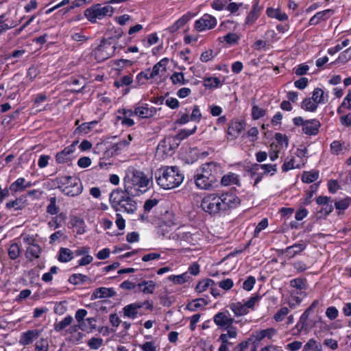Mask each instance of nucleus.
Here are the masks:
<instances>
[{"label":"nucleus","mask_w":351,"mask_h":351,"mask_svg":"<svg viewBox=\"0 0 351 351\" xmlns=\"http://www.w3.org/2000/svg\"><path fill=\"white\" fill-rule=\"evenodd\" d=\"M139 348L143 351H156V346L153 341H146L140 344Z\"/></svg>","instance_id":"obj_64"},{"label":"nucleus","mask_w":351,"mask_h":351,"mask_svg":"<svg viewBox=\"0 0 351 351\" xmlns=\"http://www.w3.org/2000/svg\"><path fill=\"white\" fill-rule=\"evenodd\" d=\"M256 283V279L254 276H250L243 283V288L246 291H251L254 284Z\"/></svg>","instance_id":"obj_62"},{"label":"nucleus","mask_w":351,"mask_h":351,"mask_svg":"<svg viewBox=\"0 0 351 351\" xmlns=\"http://www.w3.org/2000/svg\"><path fill=\"white\" fill-rule=\"evenodd\" d=\"M306 247V245L304 243H295L293 245L287 247L285 250L284 253L287 256L291 258L304 250Z\"/></svg>","instance_id":"obj_26"},{"label":"nucleus","mask_w":351,"mask_h":351,"mask_svg":"<svg viewBox=\"0 0 351 351\" xmlns=\"http://www.w3.org/2000/svg\"><path fill=\"white\" fill-rule=\"evenodd\" d=\"M136 195L128 193L121 189H114L110 194L109 202L111 207L117 212L121 211L130 215L137 210V202L134 199Z\"/></svg>","instance_id":"obj_2"},{"label":"nucleus","mask_w":351,"mask_h":351,"mask_svg":"<svg viewBox=\"0 0 351 351\" xmlns=\"http://www.w3.org/2000/svg\"><path fill=\"white\" fill-rule=\"evenodd\" d=\"M155 179L162 189L169 190L179 186L184 176L177 166H165L156 171Z\"/></svg>","instance_id":"obj_3"},{"label":"nucleus","mask_w":351,"mask_h":351,"mask_svg":"<svg viewBox=\"0 0 351 351\" xmlns=\"http://www.w3.org/2000/svg\"><path fill=\"white\" fill-rule=\"evenodd\" d=\"M199 171L214 182H216L217 178H219L221 174V166L215 162L203 164Z\"/></svg>","instance_id":"obj_13"},{"label":"nucleus","mask_w":351,"mask_h":351,"mask_svg":"<svg viewBox=\"0 0 351 351\" xmlns=\"http://www.w3.org/2000/svg\"><path fill=\"white\" fill-rule=\"evenodd\" d=\"M223 84V80L217 77H208L204 80V86L208 88H217Z\"/></svg>","instance_id":"obj_31"},{"label":"nucleus","mask_w":351,"mask_h":351,"mask_svg":"<svg viewBox=\"0 0 351 351\" xmlns=\"http://www.w3.org/2000/svg\"><path fill=\"white\" fill-rule=\"evenodd\" d=\"M73 321V318L71 315L65 317L62 320L59 322H56L54 324V330L56 332H61L65 329L67 326L71 324Z\"/></svg>","instance_id":"obj_34"},{"label":"nucleus","mask_w":351,"mask_h":351,"mask_svg":"<svg viewBox=\"0 0 351 351\" xmlns=\"http://www.w3.org/2000/svg\"><path fill=\"white\" fill-rule=\"evenodd\" d=\"M213 321L217 326L228 328L233 324L234 319L228 312H219L214 316Z\"/></svg>","instance_id":"obj_18"},{"label":"nucleus","mask_w":351,"mask_h":351,"mask_svg":"<svg viewBox=\"0 0 351 351\" xmlns=\"http://www.w3.org/2000/svg\"><path fill=\"white\" fill-rule=\"evenodd\" d=\"M40 335V331L38 329L28 330L22 332L19 343L22 346H28L36 340Z\"/></svg>","instance_id":"obj_17"},{"label":"nucleus","mask_w":351,"mask_h":351,"mask_svg":"<svg viewBox=\"0 0 351 351\" xmlns=\"http://www.w3.org/2000/svg\"><path fill=\"white\" fill-rule=\"evenodd\" d=\"M322 351V346L320 342L314 339H310L304 345L302 351Z\"/></svg>","instance_id":"obj_37"},{"label":"nucleus","mask_w":351,"mask_h":351,"mask_svg":"<svg viewBox=\"0 0 351 351\" xmlns=\"http://www.w3.org/2000/svg\"><path fill=\"white\" fill-rule=\"evenodd\" d=\"M114 12V8L108 3L102 6L97 3L84 10V16L91 23H95L97 19L101 20L106 16H111Z\"/></svg>","instance_id":"obj_5"},{"label":"nucleus","mask_w":351,"mask_h":351,"mask_svg":"<svg viewBox=\"0 0 351 351\" xmlns=\"http://www.w3.org/2000/svg\"><path fill=\"white\" fill-rule=\"evenodd\" d=\"M245 123L243 121L232 120L227 130L228 140H234L239 137L243 130H245Z\"/></svg>","instance_id":"obj_14"},{"label":"nucleus","mask_w":351,"mask_h":351,"mask_svg":"<svg viewBox=\"0 0 351 351\" xmlns=\"http://www.w3.org/2000/svg\"><path fill=\"white\" fill-rule=\"evenodd\" d=\"M58 267L53 266L50 268L49 272L45 273L42 276V280L45 282H49L53 280V275L58 273Z\"/></svg>","instance_id":"obj_57"},{"label":"nucleus","mask_w":351,"mask_h":351,"mask_svg":"<svg viewBox=\"0 0 351 351\" xmlns=\"http://www.w3.org/2000/svg\"><path fill=\"white\" fill-rule=\"evenodd\" d=\"M40 252V247L38 244H30L27 249L26 256L27 258L32 260L39 257Z\"/></svg>","instance_id":"obj_38"},{"label":"nucleus","mask_w":351,"mask_h":351,"mask_svg":"<svg viewBox=\"0 0 351 351\" xmlns=\"http://www.w3.org/2000/svg\"><path fill=\"white\" fill-rule=\"evenodd\" d=\"M221 212L235 208L240 204V199L234 192L217 193Z\"/></svg>","instance_id":"obj_9"},{"label":"nucleus","mask_w":351,"mask_h":351,"mask_svg":"<svg viewBox=\"0 0 351 351\" xmlns=\"http://www.w3.org/2000/svg\"><path fill=\"white\" fill-rule=\"evenodd\" d=\"M56 160L58 163L63 164L71 160L72 157H70L65 152H64V150H62L60 152L57 153Z\"/></svg>","instance_id":"obj_56"},{"label":"nucleus","mask_w":351,"mask_h":351,"mask_svg":"<svg viewBox=\"0 0 351 351\" xmlns=\"http://www.w3.org/2000/svg\"><path fill=\"white\" fill-rule=\"evenodd\" d=\"M143 307L141 302H135L126 305L123 308L124 315L132 319H135L137 317L138 310Z\"/></svg>","instance_id":"obj_24"},{"label":"nucleus","mask_w":351,"mask_h":351,"mask_svg":"<svg viewBox=\"0 0 351 351\" xmlns=\"http://www.w3.org/2000/svg\"><path fill=\"white\" fill-rule=\"evenodd\" d=\"M290 285L291 287L299 290L305 289L306 288L305 280L302 278H295L291 280L290 281Z\"/></svg>","instance_id":"obj_55"},{"label":"nucleus","mask_w":351,"mask_h":351,"mask_svg":"<svg viewBox=\"0 0 351 351\" xmlns=\"http://www.w3.org/2000/svg\"><path fill=\"white\" fill-rule=\"evenodd\" d=\"M25 206V199L24 197H18L14 200L8 202L5 204V208L8 210H22Z\"/></svg>","instance_id":"obj_29"},{"label":"nucleus","mask_w":351,"mask_h":351,"mask_svg":"<svg viewBox=\"0 0 351 351\" xmlns=\"http://www.w3.org/2000/svg\"><path fill=\"white\" fill-rule=\"evenodd\" d=\"M10 190L14 193L25 191L24 178H19L12 182L10 186Z\"/></svg>","instance_id":"obj_40"},{"label":"nucleus","mask_w":351,"mask_h":351,"mask_svg":"<svg viewBox=\"0 0 351 351\" xmlns=\"http://www.w3.org/2000/svg\"><path fill=\"white\" fill-rule=\"evenodd\" d=\"M351 204L350 197H345L336 200L334 203L335 208L338 210L339 214L347 209Z\"/></svg>","instance_id":"obj_35"},{"label":"nucleus","mask_w":351,"mask_h":351,"mask_svg":"<svg viewBox=\"0 0 351 351\" xmlns=\"http://www.w3.org/2000/svg\"><path fill=\"white\" fill-rule=\"evenodd\" d=\"M293 124L296 126H301L302 132L309 136H315L319 132L321 123L316 119L304 120L302 117H297L293 119Z\"/></svg>","instance_id":"obj_7"},{"label":"nucleus","mask_w":351,"mask_h":351,"mask_svg":"<svg viewBox=\"0 0 351 351\" xmlns=\"http://www.w3.org/2000/svg\"><path fill=\"white\" fill-rule=\"evenodd\" d=\"M331 153L335 155H339L342 152L343 143L339 141H334L330 144Z\"/></svg>","instance_id":"obj_58"},{"label":"nucleus","mask_w":351,"mask_h":351,"mask_svg":"<svg viewBox=\"0 0 351 351\" xmlns=\"http://www.w3.org/2000/svg\"><path fill=\"white\" fill-rule=\"evenodd\" d=\"M156 287V282L153 280H143L137 284L138 291L145 294L153 293Z\"/></svg>","instance_id":"obj_25"},{"label":"nucleus","mask_w":351,"mask_h":351,"mask_svg":"<svg viewBox=\"0 0 351 351\" xmlns=\"http://www.w3.org/2000/svg\"><path fill=\"white\" fill-rule=\"evenodd\" d=\"M326 315L329 319L334 320L338 317L339 311L336 307L329 306L326 311Z\"/></svg>","instance_id":"obj_63"},{"label":"nucleus","mask_w":351,"mask_h":351,"mask_svg":"<svg viewBox=\"0 0 351 351\" xmlns=\"http://www.w3.org/2000/svg\"><path fill=\"white\" fill-rule=\"evenodd\" d=\"M68 280L71 284L74 285L85 282L91 283L93 282L88 276L82 274H74L69 277Z\"/></svg>","instance_id":"obj_30"},{"label":"nucleus","mask_w":351,"mask_h":351,"mask_svg":"<svg viewBox=\"0 0 351 351\" xmlns=\"http://www.w3.org/2000/svg\"><path fill=\"white\" fill-rule=\"evenodd\" d=\"M261 296L258 294H254L245 303L249 311L254 310L255 305L258 303Z\"/></svg>","instance_id":"obj_47"},{"label":"nucleus","mask_w":351,"mask_h":351,"mask_svg":"<svg viewBox=\"0 0 351 351\" xmlns=\"http://www.w3.org/2000/svg\"><path fill=\"white\" fill-rule=\"evenodd\" d=\"M304 160H302L301 162L296 163L295 159L293 156L287 157L282 166V170L283 172H287L293 169H300L304 165Z\"/></svg>","instance_id":"obj_23"},{"label":"nucleus","mask_w":351,"mask_h":351,"mask_svg":"<svg viewBox=\"0 0 351 351\" xmlns=\"http://www.w3.org/2000/svg\"><path fill=\"white\" fill-rule=\"evenodd\" d=\"M132 82V78L130 75H124L119 80L114 81V85L117 88L123 86H128Z\"/></svg>","instance_id":"obj_51"},{"label":"nucleus","mask_w":351,"mask_h":351,"mask_svg":"<svg viewBox=\"0 0 351 351\" xmlns=\"http://www.w3.org/2000/svg\"><path fill=\"white\" fill-rule=\"evenodd\" d=\"M115 50V45H112L106 40H103L95 50V59L99 62L104 61L110 58L114 53Z\"/></svg>","instance_id":"obj_10"},{"label":"nucleus","mask_w":351,"mask_h":351,"mask_svg":"<svg viewBox=\"0 0 351 351\" xmlns=\"http://www.w3.org/2000/svg\"><path fill=\"white\" fill-rule=\"evenodd\" d=\"M261 10L262 7L259 5V0H256L252 5V10L250 12V13L248 14L245 19V24H253L259 17Z\"/></svg>","instance_id":"obj_22"},{"label":"nucleus","mask_w":351,"mask_h":351,"mask_svg":"<svg viewBox=\"0 0 351 351\" xmlns=\"http://www.w3.org/2000/svg\"><path fill=\"white\" fill-rule=\"evenodd\" d=\"M197 130V126L195 125L192 129H183V130H181L176 136H174V137H176V138H178V141L179 142V144L180 143V141L186 138H187L188 136H189L190 135H192L193 134H194L195 132Z\"/></svg>","instance_id":"obj_45"},{"label":"nucleus","mask_w":351,"mask_h":351,"mask_svg":"<svg viewBox=\"0 0 351 351\" xmlns=\"http://www.w3.org/2000/svg\"><path fill=\"white\" fill-rule=\"evenodd\" d=\"M214 284L215 282L211 279H204L199 282L195 287V290L198 293H202L205 291L208 287H212Z\"/></svg>","instance_id":"obj_42"},{"label":"nucleus","mask_w":351,"mask_h":351,"mask_svg":"<svg viewBox=\"0 0 351 351\" xmlns=\"http://www.w3.org/2000/svg\"><path fill=\"white\" fill-rule=\"evenodd\" d=\"M319 177L317 171L312 170L311 171H305L302 176V180L303 182L312 183L317 180Z\"/></svg>","instance_id":"obj_39"},{"label":"nucleus","mask_w":351,"mask_h":351,"mask_svg":"<svg viewBox=\"0 0 351 351\" xmlns=\"http://www.w3.org/2000/svg\"><path fill=\"white\" fill-rule=\"evenodd\" d=\"M103 341L101 338L92 337L88 341L87 344L90 349L97 350L103 345Z\"/></svg>","instance_id":"obj_54"},{"label":"nucleus","mask_w":351,"mask_h":351,"mask_svg":"<svg viewBox=\"0 0 351 351\" xmlns=\"http://www.w3.org/2000/svg\"><path fill=\"white\" fill-rule=\"evenodd\" d=\"M49 349V343L47 339L40 338L35 343V350L36 351H47Z\"/></svg>","instance_id":"obj_52"},{"label":"nucleus","mask_w":351,"mask_h":351,"mask_svg":"<svg viewBox=\"0 0 351 351\" xmlns=\"http://www.w3.org/2000/svg\"><path fill=\"white\" fill-rule=\"evenodd\" d=\"M179 145L178 138L174 136H169L160 141L157 150L158 152H162L165 156H171Z\"/></svg>","instance_id":"obj_11"},{"label":"nucleus","mask_w":351,"mask_h":351,"mask_svg":"<svg viewBox=\"0 0 351 351\" xmlns=\"http://www.w3.org/2000/svg\"><path fill=\"white\" fill-rule=\"evenodd\" d=\"M311 314L305 311L301 315L298 323L291 330L293 335H299L302 332L307 334L315 326L316 321L310 317Z\"/></svg>","instance_id":"obj_6"},{"label":"nucleus","mask_w":351,"mask_h":351,"mask_svg":"<svg viewBox=\"0 0 351 351\" xmlns=\"http://www.w3.org/2000/svg\"><path fill=\"white\" fill-rule=\"evenodd\" d=\"M207 304L208 302L204 298H197L189 302L186 306V308L191 311H195L199 308L204 307Z\"/></svg>","instance_id":"obj_32"},{"label":"nucleus","mask_w":351,"mask_h":351,"mask_svg":"<svg viewBox=\"0 0 351 351\" xmlns=\"http://www.w3.org/2000/svg\"><path fill=\"white\" fill-rule=\"evenodd\" d=\"M117 293L113 288L99 287L96 289L90 295V300L112 298L116 295Z\"/></svg>","instance_id":"obj_20"},{"label":"nucleus","mask_w":351,"mask_h":351,"mask_svg":"<svg viewBox=\"0 0 351 351\" xmlns=\"http://www.w3.org/2000/svg\"><path fill=\"white\" fill-rule=\"evenodd\" d=\"M195 183L199 189L208 190L215 183L200 171L194 176Z\"/></svg>","instance_id":"obj_16"},{"label":"nucleus","mask_w":351,"mask_h":351,"mask_svg":"<svg viewBox=\"0 0 351 351\" xmlns=\"http://www.w3.org/2000/svg\"><path fill=\"white\" fill-rule=\"evenodd\" d=\"M97 124V121H90V122H86L83 123L80 125H79L77 129L75 130L76 132L78 133H84L87 134Z\"/></svg>","instance_id":"obj_43"},{"label":"nucleus","mask_w":351,"mask_h":351,"mask_svg":"<svg viewBox=\"0 0 351 351\" xmlns=\"http://www.w3.org/2000/svg\"><path fill=\"white\" fill-rule=\"evenodd\" d=\"M239 182L238 176L233 173L224 175L221 179V183L223 186L237 184Z\"/></svg>","instance_id":"obj_33"},{"label":"nucleus","mask_w":351,"mask_h":351,"mask_svg":"<svg viewBox=\"0 0 351 351\" xmlns=\"http://www.w3.org/2000/svg\"><path fill=\"white\" fill-rule=\"evenodd\" d=\"M8 255L12 260H14L19 256L20 248L17 243H12L10 245L8 249Z\"/></svg>","instance_id":"obj_50"},{"label":"nucleus","mask_w":351,"mask_h":351,"mask_svg":"<svg viewBox=\"0 0 351 351\" xmlns=\"http://www.w3.org/2000/svg\"><path fill=\"white\" fill-rule=\"evenodd\" d=\"M73 258V252L68 248H60L59 251L58 261L62 263L70 261Z\"/></svg>","instance_id":"obj_41"},{"label":"nucleus","mask_w":351,"mask_h":351,"mask_svg":"<svg viewBox=\"0 0 351 351\" xmlns=\"http://www.w3.org/2000/svg\"><path fill=\"white\" fill-rule=\"evenodd\" d=\"M268 226V219L267 218H263L256 226L254 236L255 237H258L259 233L264 229H265Z\"/></svg>","instance_id":"obj_61"},{"label":"nucleus","mask_w":351,"mask_h":351,"mask_svg":"<svg viewBox=\"0 0 351 351\" xmlns=\"http://www.w3.org/2000/svg\"><path fill=\"white\" fill-rule=\"evenodd\" d=\"M170 78L173 84L183 85L188 82V81L184 79V74L180 72L173 73Z\"/></svg>","instance_id":"obj_46"},{"label":"nucleus","mask_w":351,"mask_h":351,"mask_svg":"<svg viewBox=\"0 0 351 351\" xmlns=\"http://www.w3.org/2000/svg\"><path fill=\"white\" fill-rule=\"evenodd\" d=\"M229 307L237 317L245 315L250 312L245 303L241 302H232Z\"/></svg>","instance_id":"obj_27"},{"label":"nucleus","mask_w":351,"mask_h":351,"mask_svg":"<svg viewBox=\"0 0 351 351\" xmlns=\"http://www.w3.org/2000/svg\"><path fill=\"white\" fill-rule=\"evenodd\" d=\"M332 14L333 11L330 9L318 12L310 19L308 25H316L322 21H325L328 19Z\"/></svg>","instance_id":"obj_21"},{"label":"nucleus","mask_w":351,"mask_h":351,"mask_svg":"<svg viewBox=\"0 0 351 351\" xmlns=\"http://www.w3.org/2000/svg\"><path fill=\"white\" fill-rule=\"evenodd\" d=\"M317 187V184H314L310 186V189L306 192L304 204H309L311 202V198L313 196V194L316 192Z\"/></svg>","instance_id":"obj_60"},{"label":"nucleus","mask_w":351,"mask_h":351,"mask_svg":"<svg viewBox=\"0 0 351 351\" xmlns=\"http://www.w3.org/2000/svg\"><path fill=\"white\" fill-rule=\"evenodd\" d=\"M350 43L349 39H345L343 40L341 44H337L333 47H330L328 50V53L330 55H334L335 53H337L340 50H341L343 47L348 46Z\"/></svg>","instance_id":"obj_53"},{"label":"nucleus","mask_w":351,"mask_h":351,"mask_svg":"<svg viewBox=\"0 0 351 351\" xmlns=\"http://www.w3.org/2000/svg\"><path fill=\"white\" fill-rule=\"evenodd\" d=\"M191 276L188 272L183 273L178 276H170L169 279L172 280L175 284L181 285L189 280Z\"/></svg>","instance_id":"obj_44"},{"label":"nucleus","mask_w":351,"mask_h":351,"mask_svg":"<svg viewBox=\"0 0 351 351\" xmlns=\"http://www.w3.org/2000/svg\"><path fill=\"white\" fill-rule=\"evenodd\" d=\"M62 193L74 197L82 192V184L79 178L71 176H59L54 180Z\"/></svg>","instance_id":"obj_4"},{"label":"nucleus","mask_w":351,"mask_h":351,"mask_svg":"<svg viewBox=\"0 0 351 351\" xmlns=\"http://www.w3.org/2000/svg\"><path fill=\"white\" fill-rule=\"evenodd\" d=\"M134 115L141 119H149L156 113V108L147 104H138L134 108Z\"/></svg>","instance_id":"obj_15"},{"label":"nucleus","mask_w":351,"mask_h":351,"mask_svg":"<svg viewBox=\"0 0 351 351\" xmlns=\"http://www.w3.org/2000/svg\"><path fill=\"white\" fill-rule=\"evenodd\" d=\"M193 234L190 232L184 231L182 228H178L172 234V239L178 242H186L192 245L195 244Z\"/></svg>","instance_id":"obj_19"},{"label":"nucleus","mask_w":351,"mask_h":351,"mask_svg":"<svg viewBox=\"0 0 351 351\" xmlns=\"http://www.w3.org/2000/svg\"><path fill=\"white\" fill-rule=\"evenodd\" d=\"M152 184V177L141 170L130 167L125 171L123 190L128 193L139 196L147 192Z\"/></svg>","instance_id":"obj_1"},{"label":"nucleus","mask_w":351,"mask_h":351,"mask_svg":"<svg viewBox=\"0 0 351 351\" xmlns=\"http://www.w3.org/2000/svg\"><path fill=\"white\" fill-rule=\"evenodd\" d=\"M289 312V310L287 307H282L274 315V318L276 322H281L288 315Z\"/></svg>","instance_id":"obj_59"},{"label":"nucleus","mask_w":351,"mask_h":351,"mask_svg":"<svg viewBox=\"0 0 351 351\" xmlns=\"http://www.w3.org/2000/svg\"><path fill=\"white\" fill-rule=\"evenodd\" d=\"M132 139V136L129 134L126 138L121 140L119 143L114 145L115 150H123L128 147Z\"/></svg>","instance_id":"obj_49"},{"label":"nucleus","mask_w":351,"mask_h":351,"mask_svg":"<svg viewBox=\"0 0 351 351\" xmlns=\"http://www.w3.org/2000/svg\"><path fill=\"white\" fill-rule=\"evenodd\" d=\"M318 107V104L311 98H306L301 104V108L306 111L315 112Z\"/></svg>","instance_id":"obj_36"},{"label":"nucleus","mask_w":351,"mask_h":351,"mask_svg":"<svg viewBox=\"0 0 351 351\" xmlns=\"http://www.w3.org/2000/svg\"><path fill=\"white\" fill-rule=\"evenodd\" d=\"M311 98L319 105L320 104H325L328 100V95L325 94L324 91L319 88L314 89L312 93Z\"/></svg>","instance_id":"obj_28"},{"label":"nucleus","mask_w":351,"mask_h":351,"mask_svg":"<svg viewBox=\"0 0 351 351\" xmlns=\"http://www.w3.org/2000/svg\"><path fill=\"white\" fill-rule=\"evenodd\" d=\"M201 207L203 210L210 215H215L222 213L217 193H211L205 196L202 199Z\"/></svg>","instance_id":"obj_8"},{"label":"nucleus","mask_w":351,"mask_h":351,"mask_svg":"<svg viewBox=\"0 0 351 351\" xmlns=\"http://www.w3.org/2000/svg\"><path fill=\"white\" fill-rule=\"evenodd\" d=\"M59 212V208L56 205V198L50 197L49 204L47 207V213L50 215H56Z\"/></svg>","instance_id":"obj_48"},{"label":"nucleus","mask_w":351,"mask_h":351,"mask_svg":"<svg viewBox=\"0 0 351 351\" xmlns=\"http://www.w3.org/2000/svg\"><path fill=\"white\" fill-rule=\"evenodd\" d=\"M217 24V19L208 14H204L201 18L196 20L194 23V28L201 32L206 30L212 29Z\"/></svg>","instance_id":"obj_12"}]
</instances>
